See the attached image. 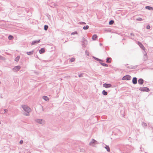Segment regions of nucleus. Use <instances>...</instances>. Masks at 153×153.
Wrapping results in <instances>:
<instances>
[{"instance_id": "1", "label": "nucleus", "mask_w": 153, "mask_h": 153, "mask_svg": "<svg viewBox=\"0 0 153 153\" xmlns=\"http://www.w3.org/2000/svg\"><path fill=\"white\" fill-rule=\"evenodd\" d=\"M22 108L26 112H30L31 111V109L27 105H22Z\"/></svg>"}, {"instance_id": "2", "label": "nucleus", "mask_w": 153, "mask_h": 153, "mask_svg": "<svg viewBox=\"0 0 153 153\" xmlns=\"http://www.w3.org/2000/svg\"><path fill=\"white\" fill-rule=\"evenodd\" d=\"M131 76L128 75H127L124 76L122 78V80H129L131 79Z\"/></svg>"}, {"instance_id": "3", "label": "nucleus", "mask_w": 153, "mask_h": 153, "mask_svg": "<svg viewBox=\"0 0 153 153\" xmlns=\"http://www.w3.org/2000/svg\"><path fill=\"white\" fill-rule=\"evenodd\" d=\"M139 90L141 91L149 92L150 90L149 88L147 87H140L139 88Z\"/></svg>"}, {"instance_id": "4", "label": "nucleus", "mask_w": 153, "mask_h": 153, "mask_svg": "<svg viewBox=\"0 0 153 153\" xmlns=\"http://www.w3.org/2000/svg\"><path fill=\"white\" fill-rule=\"evenodd\" d=\"M98 143L97 141L93 139L92 141L89 143V145L91 146H94V145Z\"/></svg>"}, {"instance_id": "5", "label": "nucleus", "mask_w": 153, "mask_h": 153, "mask_svg": "<svg viewBox=\"0 0 153 153\" xmlns=\"http://www.w3.org/2000/svg\"><path fill=\"white\" fill-rule=\"evenodd\" d=\"M21 68V66L19 65H18L15 66L13 69L12 71L14 72H16L18 71Z\"/></svg>"}, {"instance_id": "6", "label": "nucleus", "mask_w": 153, "mask_h": 153, "mask_svg": "<svg viewBox=\"0 0 153 153\" xmlns=\"http://www.w3.org/2000/svg\"><path fill=\"white\" fill-rule=\"evenodd\" d=\"M137 44L142 50L144 51L146 49L145 48L143 44L140 42L138 41L137 43Z\"/></svg>"}, {"instance_id": "7", "label": "nucleus", "mask_w": 153, "mask_h": 153, "mask_svg": "<svg viewBox=\"0 0 153 153\" xmlns=\"http://www.w3.org/2000/svg\"><path fill=\"white\" fill-rule=\"evenodd\" d=\"M35 121L36 123L41 124H43L45 123L44 121L42 119H36L35 120Z\"/></svg>"}, {"instance_id": "8", "label": "nucleus", "mask_w": 153, "mask_h": 153, "mask_svg": "<svg viewBox=\"0 0 153 153\" xmlns=\"http://www.w3.org/2000/svg\"><path fill=\"white\" fill-rule=\"evenodd\" d=\"M40 42V40L39 39L38 40H36L33 41L31 43V45H35L36 44H38Z\"/></svg>"}, {"instance_id": "9", "label": "nucleus", "mask_w": 153, "mask_h": 153, "mask_svg": "<svg viewBox=\"0 0 153 153\" xmlns=\"http://www.w3.org/2000/svg\"><path fill=\"white\" fill-rule=\"evenodd\" d=\"M103 86L104 87L108 88H110L111 86V85L110 84H107L105 83L103 85Z\"/></svg>"}, {"instance_id": "10", "label": "nucleus", "mask_w": 153, "mask_h": 153, "mask_svg": "<svg viewBox=\"0 0 153 153\" xmlns=\"http://www.w3.org/2000/svg\"><path fill=\"white\" fill-rule=\"evenodd\" d=\"M144 80L142 78H140L138 80V84L140 85H143L144 83Z\"/></svg>"}, {"instance_id": "11", "label": "nucleus", "mask_w": 153, "mask_h": 153, "mask_svg": "<svg viewBox=\"0 0 153 153\" xmlns=\"http://www.w3.org/2000/svg\"><path fill=\"white\" fill-rule=\"evenodd\" d=\"M132 82L134 85L137 83V79L136 77H134L132 79Z\"/></svg>"}, {"instance_id": "12", "label": "nucleus", "mask_w": 153, "mask_h": 153, "mask_svg": "<svg viewBox=\"0 0 153 153\" xmlns=\"http://www.w3.org/2000/svg\"><path fill=\"white\" fill-rule=\"evenodd\" d=\"M137 66V65H135V66H132L131 65L130 66H127L126 67L128 68H130L132 69H136Z\"/></svg>"}, {"instance_id": "13", "label": "nucleus", "mask_w": 153, "mask_h": 153, "mask_svg": "<svg viewBox=\"0 0 153 153\" xmlns=\"http://www.w3.org/2000/svg\"><path fill=\"white\" fill-rule=\"evenodd\" d=\"M111 58L109 57H108L106 59V62L110 63L111 62Z\"/></svg>"}, {"instance_id": "14", "label": "nucleus", "mask_w": 153, "mask_h": 153, "mask_svg": "<svg viewBox=\"0 0 153 153\" xmlns=\"http://www.w3.org/2000/svg\"><path fill=\"white\" fill-rule=\"evenodd\" d=\"M45 52V49L44 48H41L39 50V53L40 54H42Z\"/></svg>"}, {"instance_id": "15", "label": "nucleus", "mask_w": 153, "mask_h": 153, "mask_svg": "<svg viewBox=\"0 0 153 153\" xmlns=\"http://www.w3.org/2000/svg\"><path fill=\"white\" fill-rule=\"evenodd\" d=\"M145 8L146 9H148V10H153V8L152 7H150L149 6H146L145 7Z\"/></svg>"}, {"instance_id": "16", "label": "nucleus", "mask_w": 153, "mask_h": 153, "mask_svg": "<svg viewBox=\"0 0 153 153\" xmlns=\"http://www.w3.org/2000/svg\"><path fill=\"white\" fill-rule=\"evenodd\" d=\"M34 52V51L33 50L30 52H27L26 53L28 55H30L33 54Z\"/></svg>"}, {"instance_id": "17", "label": "nucleus", "mask_w": 153, "mask_h": 153, "mask_svg": "<svg viewBox=\"0 0 153 153\" xmlns=\"http://www.w3.org/2000/svg\"><path fill=\"white\" fill-rule=\"evenodd\" d=\"M43 99L46 101H48L49 100L48 97L46 96H43L42 97Z\"/></svg>"}, {"instance_id": "18", "label": "nucleus", "mask_w": 153, "mask_h": 153, "mask_svg": "<svg viewBox=\"0 0 153 153\" xmlns=\"http://www.w3.org/2000/svg\"><path fill=\"white\" fill-rule=\"evenodd\" d=\"M97 37V35L94 34L92 36V39L93 40H96Z\"/></svg>"}, {"instance_id": "19", "label": "nucleus", "mask_w": 153, "mask_h": 153, "mask_svg": "<svg viewBox=\"0 0 153 153\" xmlns=\"http://www.w3.org/2000/svg\"><path fill=\"white\" fill-rule=\"evenodd\" d=\"M93 58L95 60L97 61L103 62V60L102 59H100L94 56H93Z\"/></svg>"}, {"instance_id": "20", "label": "nucleus", "mask_w": 153, "mask_h": 153, "mask_svg": "<svg viewBox=\"0 0 153 153\" xmlns=\"http://www.w3.org/2000/svg\"><path fill=\"white\" fill-rule=\"evenodd\" d=\"M105 148L106 149L107 151L108 152H110V149L108 146L105 145Z\"/></svg>"}, {"instance_id": "21", "label": "nucleus", "mask_w": 153, "mask_h": 153, "mask_svg": "<svg viewBox=\"0 0 153 153\" xmlns=\"http://www.w3.org/2000/svg\"><path fill=\"white\" fill-rule=\"evenodd\" d=\"M102 94L104 96L107 95L108 94L107 92L104 90L102 91Z\"/></svg>"}, {"instance_id": "22", "label": "nucleus", "mask_w": 153, "mask_h": 153, "mask_svg": "<svg viewBox=\"0 0 153 153\" xmlns=\"http://www.w3.org/2000/svg\"><path fill=\"white\" fill-rule=\"evenodd\" d=\"M20 59V56H18L15 59V61L16 62H18L19 61V59Z\"/></svg>"}, {"instance_id": "23", "label": "nucleus", "mask_w": 153, "mask_h": 153, "mask_svg": "<svg viewBox=\"0 0 153 153\" xmlns=\"http://www.w3.org/2000/svg\"><path fill=\"white\" fill-rule=\"evenodd\" d=\"M100 63L102 66L105 67H108V65L107 64L101 62H100Z\"/></svg>"}, {"instance_id": "24", "label": "nucleus", "mask_w": 153, "mask_h": 153, "mask_svg": "<svg viewBox=\"0 0 153 153\" xmlns=\"http://www.w3.org/2000/svg\"><path fill=\"white\" fill-rule=\"evenodd\" d=\"M146 53L145 52V54H144V56L143 58V59L144 60L146 61L147 59V57L146 56Z\"/></svg>"}, {"instance_id": "25", "label": "nucleus", "mask_w": 153, "mask_h": 153, "mask_svg": "<svg viewBox=\"0 0 153 153\" xmlns=\"http://www.w3.org/2000/svg\"><path fill=\"white\" fill-rule=\"evenodd\" d=\"M13 36L11 35H9V36L8 37V39L9 40H12L13 39Z\"/></svg>"}, {"instance_id": "26", "label": "nucleus", "mask_w": 153, "mask_h": 153, "mask_svg": "<svg viewBox=\"0 0 153 153\" xmlns=\"http://www.w3.org/2000/svg\"><path fill=\"white\" fill-rule=\"evenodd\" d=\"M114 21L113 20H111L109 21V25H112L114 24Z\"/></svg>"}, {"instance_id": "27", "label": "nucleus", "mask_w": 153, "mask_h": 153, "mask_svg": "<svg viewBox=\"0 0 153 153\" xmlns=\"http://www.w3.org/2000/svg\"><path fill=\"white\" fill-rule=\"evenodd\" d=\"M48 26L47 25H45L44 26V30H47L48 29Z\"/></svg>"}, {"instance_id": "28", "label": "nucleus", "mask_w": 153, "mask_h": 153, "mask_svg": "<svg viewBox=\"0 0 153 153\" xmlns=\"http://www.w3.org/2000/svg\"><path fill=\"white\" fill-rule=\"evenodd\" d=\"M81 42L82 43L87 42L86 39L84 37L82 38Z\"/></svg>"}, {"instance_id": "29", "label": "nucleus", "mask_w": 153, "mask_h": 153, "mask_svg": "<svg viewBox=\"0 0 153 153\" xmlns=\"http://www.w3.org/2000/svg\"><path fill=\"white\" fill-rule=\"evenodd\" d=\"M89 26L88 25H87L83 27V28L84 30H87L89 28Z\"/></svg>"}, {"instance_id": "30", "label": "nucleus", "mask_w": 153, "mask_h": 153, "mask_svg": "<svg viewBox=\"0 0 153 153\" xmlns=\"http://www.w3.org/2000/svg\"><path fill=\"white\" fill-rule=\"evenodd\" d=\"M142 125L143 127H145L147 126V124L144 122H143L142 123Z\"/></svg>"}, {"instance_id": "31", "label": "nucleus", "mask_w": 153, "mask_h": 153, "mask_svg": "<svg viewBox=\"0 0 153 153\" xmlns=\"http://www.w3.org/2000/svg\"><path fill=\"white\" fill-rule=\"evenodd\" d=\"M87 42L82 43V46L84 47H85L87 45Z\"/></svg>"}, {"instance_id": "32", "label": "nucleus", "mask_w": 153, "mask_h": 153, "mask_svg": "<svg viewBox=\"0 0 153 153\" xmlns=\"http://www.w3.org/2000/svg\"><path fill=\"white\" fill-rule=\"evenodd\" d=\"M136 20L138 21H141L143 20V19L141 18L138 17L136 19Z\"/></svg>"}, {"instance_id": "33", "label": "nucleus", "mask_w": 153, "mask_h": 153, "mask_svg": "<svg viewBox=\"0 0 153 153\" xmlns=\"http://www.w3.org/2000/svg\"><path fill=\"white\" fill-rule=\"evenodd\" d=\"M77 33H77V32L76 31H75L73 32L72 33H71V34L72 35H74V34H77Z\"/></svg>"}, {"instance_id": "34", "label": "nucleus", "mask_w": 153, "mask_h": 153, "mask_svg": "<svg viewBox=\"0 0 153 153\" xmlns=\"http://www.w3.org/2000/svg\"><path fill=\"white\" fill-rule=\"evenodd\" d=\"M75 59L74 58H72L70 59L71 62H74L75 61Z\"/></svg>"}, {"instance_id": "35", "label": "nucleus", "mask_w": 153, "mask_h": 153, "mask_svg": "<svg viewBox=\"0 0 153 153\" xmlns=\"http://www.w3.org/2000/svg\"><path fill=\"white\" fill-rule=\"evenodd\" d=\"M148 126H149V128H151V130H152L153 128L152 126H151V125H149V124H148Z\"/></svg>"}, {"instance_id": "36", "label": "nucleus", "mask_w": 153, "mask_h": 153, "mask_svg": "<svg viewBox=\"0 0 153 153\" xmlns=\"http://www.w3.org/2000/svg\"><path fill=\"white\" fill-rule=\"evenodd\" d=\"M80 151L81 152H83L85 151V150L83 148H81L80 149Z\"/></svg>"}, {"instance_id": "37", "label": "nucleus", "mask_w": 153, "mask_h": 153, "mask_svg": "<svg viewBox=\"0 0 153 153\" xmlns=\"http://www.w3.org/2000/svg\"><path fill=\"white\" fill-rule=\"evenodd\" d=\"M79 24H81V25H82V24H86V23L84 22H79Z\"/></svg>"}, {"instance_id": "38", "label": "nucleus", "mask_w": 153, "mask_h": 153, "mask_svg": "<svg viewBox=\"0 0 153 153\" xmlns=\"http://www.w3.org/2000/svg\"><path fill=\"white\" fill-rule=\"evenodd\" d=\"M146 28L147 29H149L150 28V26L149 25H147Z\"/></svg>"}, {"instance_id": "39", "label": "nucleus", "mask_w": 153, "mask_h": 153, "mask_svg": "<svg viewBox=\"0 0 153 153\" xmlns=\"http://www.w3.org/2000/svg\"><path fill=\"white\" fill-rule=\"evenodd\" d=\"M7 111H8L7 109H4L3 110V111L4 112V113H5L7 112Z\"/></svg>"}, {"instance_id": "40", "label": "nucleus", "mask_w": 153, "mask_h": 153, "mask_svg": "<svg viewBox=\"0 0 153 153\" xmlns=\"http://www.w3.org/2000/svg\"><path fill=\"white\" fill-rule=\"evenodd\" d=\"M83 74H80L79 75V77H83Z\"/></svg>"}, {"instance_id": "41", "label": "nucleus", "mask_w": 153, "mask_h": 153, "mask_svg": "<svg viewBox=\"0 0 153 153\" xmlns=\"http://www.w3.org/2000/svg\"><path fill=\"white\" fill-rule=\"evenodd\" d=\"M25 115L27 116H29V112H27V113H25Z\"/></svg>"}, {"instance_id": "42", "label": "nucleus", "mask_w": 153, "mask_h": 153, "mask_svg": "<svg viewBox=\"0 0 153 153\" xmlns=\"http://www.w3.org/2000/svg\"><path fill=\"white\" fill-rule=\"evenodd\" d=\"M23 143V141L22 140H21L20 141V142H19V143L20 144H22Z\"/></svg>"}, {"instance_id": "43", "label": "nucleus", "mask_w": 153, "mask_h": 153, "mask_svg": "<svg viewBox=\"0 0 153 153\" xmlns=\"http://www.w3.org/2000/svg\"><path fill=\"white\" fill-rule=\"evenodd\" d=\"M130 35L131 36H135L134 34L132 33H130Z\"/></svg>"}, {"instance_id": "44", "label": "nucleus", "mask_w": 153, "mask_h": 153, "mask_svg": "<svg viewBox=\"0 0 153 153\" xmlns=\"http://www.w3.org/2000/svg\"><path fill=\"white\" fill-rule=\"evenodd\" d=\"M3 59V57L1 55H0V59Z\"/></svg>"}, {"instance_id": "45", "label": "nucleus", "mask_w": 153, "mask_h": 153, "mask_svg": "<svg viewBox=\"0 0 153 153\" xmlns=\"http://www.w3.org/2000/svg\"><path fill=\"white\" fill-rule=\"evenodd\" d=\"M1 112L2 113V114H4V112H3V110H2V111H1Z\"/></svg>"}, {"instance_id": "46", "label": "nucleus", "mask_w": 153, "mask_h": 153, "mask_svg": "<svg viewBox=\"0 0 153 153\" xmlns=\"http://www.w3.org/2000/svg\"><path fill=\"white\" fill-rule=\"evenodd\" d=\"M144 52L143 53V54L144 55V54H145V52H146L145 51H144Z\"/></svg>"}, {"instance_id": "47", "label": "nucleus", "mask_w": 153, "mask_h": 153, "mask_svg": "<svg viewBox=\"0 0 153 153\" xmlns=\"http://www.w3.org/2000/svg\"><path fill=\"white\" fill-rule=\"evenodd\" d=\"M36 58H39L37 55H36Z\"/></svg>"}, {"instance_id": "48", "label": "nucleus", "mask_w": 153, "mask_h": 153, "mask_svg": "<svg viewBox=\"0 0 153 153\" xmlns=\"http://www.w3.org/2000/svg\"><path fill=\"white\" fill-rule=\"evenodd\" d=\"M100 45L101 46V45H102V44H101V43H100Z\"/></svg>"}, {"instance_id": "49", "label": "nucleus", "mask_w": 153, "mask_h": 153, "mask_svg": "<svg viewBox=\"0 0 153 153\" xmlns=\"http://www.w3.org/2000/svg\"><path fill=\"white\" fill-rule=\"evenodd\" d=\"M54 6H56V4H54Z\"/></svg>"}, {"instance_id": "50", "label": "nucleus", "mask_w": 153, "mask_h": 153, "mask_svg": "<svg viewBox=\"0 0 153 153\" xmlns=\"http://www.w3.org/2000/svg\"><path fill=\"white\" fill-rule=\"evenodd\" d=\"M18 15H19L20 14L18 13Z\"/></svg>"}, {"instance_id": "51", "label": "nucleus", "mask_w": 153, "mask_h": 153, "mask_svg": "<svg viewBox=\"0 0 153 153\" xmlns=\"http://www.w3.org/2000/svg\"><path fill=\"white\" fill-rule=\"evenodd\" d=\"M19 17H20V16H19ZM22 16H21V17H22Z\"/></svg>"}, {"instance_id": "52", "label": "nucleus", "mask_w": 153, "mask_h": 153, "mask_svg": "<svg viewBox=\"0 0 153 153\" xmlns=\"http://www.w3.org/2000/svg\"><path fill=\"white\" fill-rule=\"evenodd\" d=\"M1 124V121H0V124Z\"/></svg>"}]
</instances>
